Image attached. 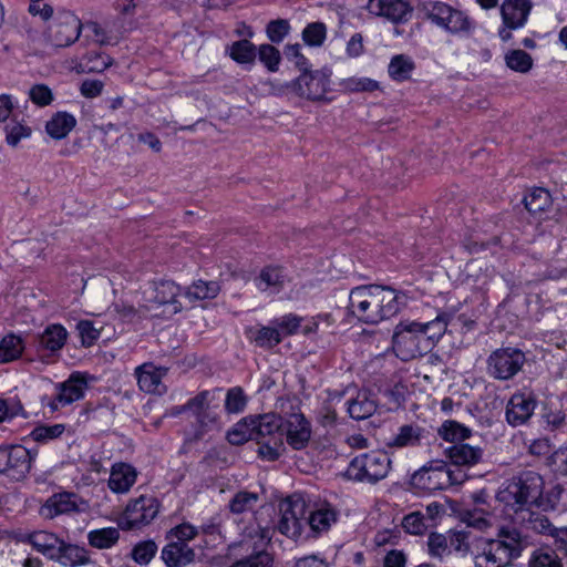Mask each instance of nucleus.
Wrapping results in <instances>:
<instances>
[{
    "label": "nucleus",
    "mask_w": 567,
    "mask_h": 567,
    "mask_svg": "<svg viewBox=\"0 0 567 567\" xmlns=\"http://www.w3.org/2000/svg\"><path fill=\"white\" fill-rule=\"evenodd\" d=\"M525 354L519 349L502 348L493 351L487 359L488 373L497 380H509L523 368Z\"/></svg>",
    "instance_id": "obj_9"
},
{
    "label": "nucleus",
    "mask_w": 567,
    "mask_h": 567,
    "mask_svg": "<svg viewBox=\"0 0 567 567\" xmlns=\"http://www.w3.org/2000/svg\"><path fill=\"white\" fill-rule=\"evenodd\" d=\"M415 64L413 60L404 54L394 55L388 66L390 78L395 81H405L410 79Z\"/></svg>",
    "instance_id": "obj_36"
},
{
    "label": "nucleus",
    "mask_w": 567,
    "mask_h": 567,
    "mask_svg": "<svg viewBox=\"0 0 567 567\" xmlns=\"http://www.w3.org/2000/svg\"><path fill=\"white\" fill-rule=\"evenodd\" d=\"M65 430L63 424L41 425L31 432V437L37 442H47L59 437Z\"/></svg>",
    "instance_id": "obj_60"
},
{
    "label": "nucleus",
    "mask_w": 567,
    "mask_h": 567,
    "mask_svg": "<svg viewBox=\"0 0 567 567\" xmlns=\"http://www.w3.org/2000/svg\"><path fill=\"white\" fill-rule=\"evenodd\" d=\"M392 347L402 361H410L431 350V341L422 333L421 322L401 321L394 329Z\"/></svg>",
    "instance_id": "obj_4"
},
{
    "label": "nucleus",
    "mask_w": 567,
    "mask_h": 567,
    "mask_svg": "<svg viewBox=\"0 0 567 567\" xmlns=\"http://www.w3.org/2000/svg\"><path fill=\"white\" fill-rule=\"evenodd\" d=\"M166 368H156L152 363H144L136 368L135 374L140 389L146 393L163 394L166 386L162 383L163 377L166 374Z\"/></svg>",
    "instance_id": "obj_19"
},
{
    "label": "nucleus",
    "mask_w": 567,
    "mask_h": 567,
    "mask_svg": "<svg viewBox=\"0 0 567 567\" xmlns=\"http://www.w3.org/2000/svg\"><path fill=\"white\" fill-rule=\"evenodd\" d=\"M24 349L22 339L14 334H8L0 341V363H7L18 359Z\"/></svg>",
    "instance_id": "obj_41"
},
{
    "label": "nucleus",
    "mask_w": 567,
    "mask_h": 567,
    "mask_svg": "<svg viewBox=\"0 0 567 567\" xmlns=\"http://www.w3.org/2000/svg\"><path fill=\"white\" fill-rule=\"evenodd\" d=\"M112 63L113 60L110 56L95 52L83 56L75 69L78 73H100L112 65Z\"/></svg>",
    "instance_id": "obj_37"
},
{
    "label": "nucleus",
    "mask_w": 567,
    "mask_h": 567,
    "mask_svg": "<svg viewBox=\"0 0 567 567\" xmlns=\"http://www.w3.org/2000/svg\"><path fill=\"white\" fill-rule=\"evenodd\" d=\"M229 55L237 63H251L256 58V47L248 40H239L229 47Z\"/></svg>",
    "instance_id": "obj_47"
},
{
    "label": "nucleus",
    "mask_w": 567,
    "mask_h": 567,
    "mask_svg": "<svg viewBox=\"0 0 567 567\" xmlns=\"http://www.w3.org/2000/svg\"><path fill=\"white\" fill-rule=\"evenodd\" d=\"M471 430L456 421H445L439 429V434L450 442L463 441L471 436Z\"/></svg>",
    "instance_id": "obj_50"
},
{
    "label": "nucleus",
    "mask_w": 567,
    "mask_h": 567,
    "mask_svg": "<svg viewBox=\"0 0 567 567\" xmlns=\"http://www.w3.org/2000/svg\"><path fill=\"white\" fill-rule=\"evenodd\" d=\"M519 522L527 524V527L536 533L549 536H553L557 529L545 515L534 513L530 509L520 514Z\"/></svg>",
    "instance_id": "obj_39"
},
{
    "label": "nucleus",
    "mask_w": 567,
    "mask_h": 567,
    "mask_svg": "<svg viewBox=\"0 0 567 567\" xmlns=\"http://www.w3.org/2000/svg\"><path fill=\"white\" fill-rule=\"evenodd\" d=\"M81 29L82 23L75 14L70 11H61L49 29V38L55 47L65 48L79 39Z\"/></svg>",
    "instance_id": "obj_13"
},
{
    "label": "nucleus",
    "mask_w": 567,
    "mask_h": 567,
    "mask_svg": "<svg viewBox=\"0 0 567 567\" xmlns=\"http://www.w3.org/2000/svg\"><path fill=\"white\" fill-rule=\"evenodd\" d=\"M377 410V404L368 392H359L357 398L349 402L348 412L352 419L365 420Z\"/></svg>",
    "instance_id": "obj_34"
},
{
    "label": "nucleus",
    "mask_w": 567,
    "mask_h": 567,
    "mask_svg": "<svg viewBox=\"0 0 567 567\" xmlns=\"http://www.w3.org/2000/svg\"><path fill=\"white\" fill-rule=\"evenodd\" d=\"M244 537L246 543L251 544L254 553H259L260 550H266V546L271 539V533L268 527L256 525L247 527Z\"/></svg>",
    "instance_id": "obj_42"
},
{
    "label": "nucleus",
    "mask_w": 567,
    "mask_h": 567,
    "mask_svg": "<svg viewBox=\"0 0 567 567\" xmlns=\"http://www.w3.org/2000/svg\"><path fill=\"white\" fill-rule=\"evenodd\" d=\"M544 492V480L534 471H524L499 487L496 499L517 515L539 505Z\"/></svg>",
    "instance_id": "obj_2"
},
{
    "label": "nucleus",
    "mask_w": 567,
    "mask_h": 567,
    "mask_svg": "<svg viewBox=\"0 0 567 567\" xmlns=\"http://www.w3.org/2000/svg\"><path fill=\"white\" fill-rule=\"evenodd\" d=\"M68 331L62 324H50L38 336V351H48L53 354L64 347Z\"/></svg>",
    "instance_id": "obj_25"
},
{
    "label": "nucleus",
    "mask_w": 567,
    "mask_h": 567,
    "mask_svg": "<svg viewBox=\"0 0 567 567\" xmlns=\"http://www.w3.org/2000/svg\"><path fill=\"white\" fill-rule=\"evenodd\" d=\"M156 551L157 545L154 540H143L133 547L131 557L138 565H147L154 558Z\"/></svg>",
    "instance_id": "obj_51"
},
{
    "label": "nucleus",
    "mask_w": 567,
    "mask_h": 567,
    "mask_svg": "<svg viewBox=\"0 0 567 567\" xmlns=\"http://www.w3.org/2000/svg\"><path fill=\"white\" fill-rule=\"evenodd\" d=\"M422 429L405 424L399 429V432L388 442L391 447H414L420 444L422 437Z\"/></svg>",
    "instance_id": "obj_33"
},
{
    "label": "nucleus",
    "mask_w": 567,
    "mask_h": 567,
    "mask_svg": "<svg viewBox=\"0 0 567 567\" xmlns=\"http://www.w3.org/2000/svg\"><path fill=\"white\" fill-rule=\"evenodd\" d=\"M29 99L40 107L48 106L53 101V93L45 84H35L29 90Z\"/></svg>",
    "instance_id": "obj_59"
},
{
    "label": "nucleus",
    "mask_w": 567,
    "mask_h": 567,
    "mask_svg": "<svg viewBox=\"0 0 567 567\" xmlns=\"http://www.w3.org/2000/svg\"><path fill=\"white\" fill-rule=\"evenodd\" d=\"M52 559H55L62 565L74 566L85 560L84 550L75 545L66 544L61 539L59 550Z\"/></svg>",
    "instance_id": "obj_44"
},
{
    "label": "nucleus",
    "mask_w": 567,
    "mask_h": 567,
    "mask_svg": "<svg viewBox=\"0 0 567 567\" xmlns=\"http://www.w3.org/2000/svg\"><path fill=\"white\" fill-rule=\"evenodd\" d=\"M197 534L198 530L195 526L188 523H183L172 528L167 533L166 538L167 540L182 542L188 544V542L194 539L197 536Z\"/></svg>",
    "instance_id": "obj_58"
},
{
    "label": "nucleus",
    "mask_w": 567,
    "mask_h": 567,
    "mask_svg": "<svg viewBox=\"0 0 567 567\" xmlns=\"http://www.w3.org/2000/svg\"><path fill=\"white\" fill-rule=\"evenodd\" d=\"M179 287L171 280L154 281L150 290L144 291L143 307L145 310L153 311L159 306L172 307V313H177L182 309L178 302Z\"/></svg>",
    "instance_id": "obj_11"
},
{
    "label": "nucleus",
    "mask_w": 567,
    "mask_h": 567,
    "mask_svg": "<svg viewBox=\"0 0 567 567\" xmlns=\"http://www.w3.org/2000/svg\"><path fill=\"white\" fill-rule=\"evenodd\" d=\"M272 557L266 550L252 553L251 555L241 558L234 563L230 567H271Z\"/></svg>",
    "instance_id": "obj_56"
},
{
    "label": "nucleus",
    "mask_w": 567,
    "mask_h": 567,
    "mask_svg": "<svg viewBox=\"0 0 567 567\" xmlns=\"http://www.w3.org/2000/svg\"><path fill=\"white\" fill-rule=\"evenodd\" d=\"M259 60L267 66L271 72L278 70V65L281 60V55L278 49L271 44H261L258 49Z\"/></svg>",
    "instance_id": "obj_57"
},
{
    "label": "nucleus",
    "mask_w": 567,
    "mask_h": 567,
    "mask_svg": "<svg viewBox=\"0 0 567 567\" xmlns=\"http://www.w3.org/2000/svg\"><path fill=\"white\" fill-rule=\"evenodd\" d=\"M162 559L166 567H184L195 559V551L188 544L168 540L162 549Z\"/></svg>",
    "instance_id": "obj_24"
},
{
    "label": "nucleus",
    "mask_w": 567,
    "mask_h": 567,
    "mask_svg": "<svg viewBox=\"0 0 567 567\" xmlns=\"http://www.w3.org/2000/svg\"><path fill=\"white\" fill-rule=\"evenodd\" d=\"M137 471L131 464L115 463L110 473L107 485L114 493H127L136 482Z\"/></svg>",
    "instance_id": "obj_22"
},
{
    "label": "nucleus",
    "mask_w": 567,
    "mask_h": 567,
    "mask_svg": "<svg viewBox=\"0 0 567 567\" xmlns=\"http://www.w3.org/2000/svg\"><path fill=\"white\" fill-rule=\"evenodd\" d=\"M497 538L514 559L533 545L530 537L515 526L499 528Z\"/></svg>",
    "instance_id": "obj_20"
},
{
    "label": "nucleus",
    "mask_w": 567,
    "mask_h": 567,
    "mask_svg": "<svg viewBox=\"0 0 567 567\" xmlns=\"http://www.w3.org/2000/svg\"><path fill=\"white\" fill-rule=\"evenodd\" d=\"M465 475L451 471L444 461H432L416 471L411 477V484L415 488L434 492L444 489L450 485L460 484Z\"/></svg>",
    "instance_id": "obj_6"
},
{
    "label": "nucleus",
    "mask_w": 567,
    "mask_h": 567,
    "mask_svg": "<svg viewBox=\"0 0 567 567\" xmlns=\"http://www.w3.org/2000/svg\"><path fill=\"white\" fill-rule=\"evenodd\" d=\"M444 22L439 27L452 34L470 33L473 29L471 19L462 11L450 7V12L444 14Z\"/></svg>",
    "instance_id": "obj_31"
},
{
    "label": "nucleus",
    "mask_w": 567,
    "mask_h": 567,
    "mask_svg": "<svg viewBox=\"0 0 567 567\" xmlns=\"http://www.w3.org/2000/svg\"><path fill=\"white\" fill-rule=\"evenodd\" d=\"M427 546L432 556L442 557L450 554L447 535L432 533L429 536Z\"/></svg>",
    "instance_id": "obj_62"
},
{
    "label": "nucleus",
    "mask_w": 567,
    "mask_h": 567,
    "mask_svg": "<svg viewBox=\"0 0 567 567\" xmlns=\"http://www.w3.org/2000/svg\"><path fill=\"white\" fill-rule=\"evenodd\" d=\"M280 519L278 530L291 538L297 539L302 535L306 527L308 506L300 494H293L279 504Z\"/></svg>",
    "instance_id": "obj_7"
},
{
    "label": "nucleus",
    "mask_w": 567,
    "mask_h": 567,
    "mask_svg": "<svg viewBox=\"0 0 567 567\" xmlns=\"http://www.w3.org/2000/svg\"><path fill=\"white\" fill-rule=\"evenodd\" d=\"M28 542L40 553L53 558L59 550L61 539L49 532L39 530L28 536Z\"/></svg>",
    "instance_id": "obj_32"
},
{
    "label": "nucleus",
    "mask_w": 567,
    "mask_h": 567,
    "mask_svg": "<svg viewBox=\"0 0 567 567\" xmlns=\"http://www.w3.org/2000/svg\"><path fill=\"white\" fill-rule=\"evenodd\" d=\"M450 319V313L440 312L434 320L421 322L422 333L427 338V341H431V348L446 332Z\"/></svg>",
    "instance_id": "obj_35"
},
{
    "label": "nucleus",
    "mask_w": 567,
    "mask_h": 567,
    "mask_svg": "<svg viewBox=\"0 0 567 567\" xmlns=\"http://www.w3.org/2000/svg\"><path fill=\"white\" fill-rule=\"evenodd\" d=\"M159 511V502L154 496L141 495L132 499L118 519L124 530L141 529L155 519Z\"/></svg>",
    "instance_id": "obj_8"
},
{
    "label": "nucleus",
    "mask_w": 567,
    "mask_h": 567,
    "mask_svg": "<svg viewBox=\"0 0 567 567\" xmlns=\"http://www.w3.org/2000/svg\"><path fill=\"white\" fill-rule=\"evenodd\" d=\"M254 440H262L282 429V417L276 414H264L250 421Z\"/></svg>",
    "instance_id": "obj_29"
},
{
    "label": "nucleus",
    "mask_w": 567,
    "mask_h": 567,
    "mask_svg": "<svg viewBox=\"0 0 567 567\" xmlns=\"http://www.w3.org/2000/svg\"><path fill=\"white\" fill-rule=\"evenodd\" d=\"M290 24L287 20L277 19L267 24V37L274 43H280L289 33Z\"/></svg>",
    "instance_id": "obj_61"
},
{
    "label": "nucleus",
    "mask_w": 567,
    "mask_h": 567,
    "mask_svg": "<svg viewBox=\"0 0 567 567\" xmlns=\"http://www.w3.org/2000/svg\"><path fill=\"white\" fill-rule=\"evenodd\" d=\"M220 287L216 281L198 280L188 287L186 297L190 301L214 299L219 293Z\"/></svg>",
    "instance_id": "obj_40"
},
{
    "label": "nucleus",
    "mask_w": 567,
    "mask_h": 567,
    "mask_svg": "<svg viewBox=\"0 0 567 567\" xmlns=\"http://www.w3.org/2000/svg\"><path fill=\"white\" fill-rule=\"evenodd\" d=\"M536 401L530 394L515 393L506 406V420L512 426L525 424L534 413Z\"/></svg>",
    "instance_id": "obj_17"
},
{
    "label": "nucleus",
    "mask_w": 567,
    "mask_h": 567,
    "mask_svg": "<svg viewBox=\"0 0 567 567\" xmlns=\"http://www.w3.org/2000/svg\"><path fill=\"white\" fill-rule=\"evenodd\" d=\"M7 143L16 147L22 138L31 135V128L19 122H11L4 126Z\"/></svg>",
    "instance_id": "obj_55"
},
{
    "label": "nucleus",
    "mask_w": 567,
    "mask_h": 567,
    "mask_svg": "<svg viewBox=\"0 0 567 567\" xmlns=\"http://www.w3.org/2000/svg\"><path fill=\"white\" fill-rule=\"evenodd\" d=\"M76 118L64 111L54 113L45 123V132L53 140H62L75 127Z\"/></svg>",
    "instance_id": "obj_27"
},
{
    "label": "nucleus",
    "mask_w": 567,
    "mask_h": 567,
    "mask_svg": "<svg viewBox=\"0 0 567 567\" xmlns=\"http://www.w3.org/2000/svg\"><path fill=\"white\" fill-rule=\"evenodd\" d=\"M528 567H563V564L554 549L542 547L533 551Z\"/></svg>",
    "instance_id": "obj_45"
},
{
    "label": "nucleus",
    "mask_w": 567,
    "mask_h": 567,
    "mask_svg": "<svg viewBox=\"0 0 567 567\" xmlns=\"http://www.w3.org/2000/svg\"><path fill=\"white\" fill-rule=\"evenodd\" d=\"M31 457L29 451L21 446L0 447V473L20 480L30 471Z\"/></svg>",
    "instance_id": "obj_14"
},
{
    "label": "nucleus",
    "mask_w": 567,
    "mask_h": 567,
    "mask_svg": "<svg viewBox=\"0 0 567 567\" xmlns=\"http://www.w3.org/2000/svg\"><path fill=\"white\" fill-rule=\"evenodd\" d=\"M259 499L258 494L239 491L229 501L228 508L233 514H243L251 511Z\"/></svg>",
    "instance_id": "obj_46"
},
{
    "label": "nucleus",
    "mask_w": 567,
    "mask_h": 567,
    "mask_svg": "<svg viewBox=\"0 0 567 567\" xmlns=\"http://www.w3.org/2000/svg\"><path fill=\"white\" fill-rule=\"evenodd\" d=\"M329 76L330 74L326 71L305 69L296 80L286 84V89L299 97L319 101L329 90Z\"/></svg>",
    "instance_id": "obj_10"
},
{
    "label": "nucleus",
    "mask_w": 567,
    "mask_h": 567,
    "mask_svg": "<svg viewBox=\"0 0 567 567\" xmlns=\"http://www.w3.org/2000/svg\"><path fill=\"white\" fill-rule=\"evenodd\" d=\"M506 65L519 73H527L533 66L532 56L524 50H512L505 55Z\"/></svg>",
    "instance_id": "obj_48"
},
{
    "label": "nucleus",
    "mask_w": 567,
    "mask_h": 567,
    "mask_svg": "<svg viewBox=\"0 0 567 567\" xmlns=\"http://www.w3.org/2000/svg\"><path fill=\"white\" fill-rule=\"evenodd\" d=\"M301 319L296 315H286L281 318L275 319L271 321L279 331L281 332V338L293 334L298 328L300 327Z\"/></svg>",
    "instance_id": "obj_64"
},
{
    "label": "nucleus",
    "mask_w": 567,
    "mask_h": 567,
    "mask_svg": "<svg viewBox=\"0 0 567 567\" xmlns=\"http://www.w3.org/2000/svg\"><path fill=\"white\" fill-rule=\"evenodd\" d=\"M404 295L390 287L365 285L353 288L349 293L348 311L367 324L394 317L401 309Z\"/></svg>",
    "instance_id": "obj_1"
},
{
    "label": "nucleus",
    "mask_w": 567,
    "mask_h": 567,
    "mask_svg": "<svg viewBox=\"0 0 567 567\" xmlns=\"http://www.w3.org/2000/svg\"><path fill=\"white\" fill-rule=\"evenodd\" d=\"M445 455L454 465L473 466L482 461L484 451L467 443H455L445 450Z\"/></svg>",
    "instance_id": "obj_23"
},
{
    "label": "nucleus",
    "mask_w": 567,
    "mask_h": 567,
    "mask_svg": "<svg viewBox=\"0 0 567 567\" xmlns=\"http://www.w3.org/2000/svg\"><path fill=\"white\" fill-rule=\"evenodd\" d=\"M450 7L441 1H424L419 4V10L424 13L426 19L439 27L440 23L444 22L443 17L450 12Z\"/></svg>",
    "instance_id": "obj_49"
},
{
    "label": "nucleus",
    "mask_w": 567,
    "mask_h": 567,
    "mask_svg": "<svg viewBox=\"0 0 567 567\" xmlns=\"http://www.w3.org/2000/svg\"><path fill=\"white\" fill-rule=\"evenodd\" d=\"M286 281V275L280 267L268 266L261 269L255 284L260 291L279 292Z\"/></svg>",
    "instance_id": "obj_28"
},
{
    "label": "nucleus",
    "mask_w": 567,
    "mask_h": 567,
    "mask_svg": "<svg viewBox=\"0 0 567 567\" xmlns=\"http://www.w3.org/2000/svg\"><path fill=\"white\" fill-rule=\"evenodd\" d=\"M73 495L68 493L55 494L50 497L41 508L42 516L53 518L60 514L69 513L75 509Z\"/></svg>",
    "instance_id": "obj_30"
},
{
    "label": "nucleus",
    "mask_w": 567,
    "mask_h": 567,
    "mask_svg": "<svg viewBox=\"0 0 567 567\" xmlns=\"http://www.w3.org/2000/svg\"><path fill=\"white\" fill-rule=\"evenodd\" d=\"M247 403V398L244 391L239 386H235L228 390L225 400V409L229 413L241 412Z\"/></svg>",
    "instance_id": "obj_54"
},
{
    "label": "nucleus",
    "mask_w": 567,
    "mask_h": 567,
    "mask_svg": "<svg viewBox=\"0 0 567 567\" xmlns=\"http://www.w3.org/2000/svg\"><path fill=\"white\" fill-rule=\"evenodd\" d=\"M530 10L532 2L529 0H504L501 6L503 28L498 31V35L504 42L512 38L511 30L524 27Z\"/></svg>",
    "instance_id": "obj_12"
},
{
    "label": "nucleus",
    "mask_w": 567,
    "mask_h": 567,
    "mask_svg": "<svg viewBox=\"0 0 567 567\" xmlns=\"http://www.w3.org/2000/svg\"><path fill=\"white\" fill-rule=\"evenodd\" d=\"M216 393L217 391L204 390L188 400L190 414L195 419L193 422V439L196 441L220 429L219 415L216 412L219 400L216 398Z\"/></svg>",
    "instance_id": "obj_3"
},
{
    "label": "nucleus",
    "mask_w": 567,
    "mask_h": 567,
    "mask_svg": "<svg viewBox=\"0 0 567 567\" xmlns=\"http://www.w3.org/2000/svg\"><path fill=\"white\" fill-rule=\"evenodd\" d=\"M281 431L293 450L305 449L311 439V424L300 411L288 413L282 419Z\"/></svg>",
    "instance_id": "obj_15"
},
{
    "label": "nucleus",
    "mask_w": 567,
    "mask_h": 567,
    "mask_svg": "<svg viewBox=\"0 0 567 567\" xmlns=\"http://www.w3.org/2000/svg\"><path fill=\"white\" fill-rule=\"evenodd\" d=\"M281 332L279 329L271 323L269 327H262L259 329L255 341L259 347L272 348L281 342Z\"/></svg>",
    "instance_id": "obj_53"
},
{
    "label": "nucleus",
    "mask_w": 567,
    "mask_h": 567,
    "mask_svg": "<svg viewBox=\"0 0 567 567\" xmlns=\"http://www.w3.org/2000/svg\"><path fill=\"white\" fill-rule=\"evenodd\" d=\"M470 533L466 530H451L447 534L450 554L452 551L466 553L470 549Z\"/></svg>",
    "instance_id": "obj_63"
},
{
    "label": "nucleus",
    "mask_w": 567,
    "mask_h": 567,
    "mask_svg": "<svg viewBox=\"0 0 567 567\" xmlns=\"http://www.w3.org/2000/svg\"><path fill=\"white\" fill-rule=\"evenodd\" d=\"M367 9L370 13L393 23H405L413 13V7L409 0H369Z\"/></svg>",
    "instance_id": "obj_16"
},
{
    "label": "nucleus",
    "mask_w": 567,
    "mask_h": 567,
    "mask_svg": "<svg viewBox=\"0 0 567 567\" xmlns=\"http://www.w3.org/2000/svg\"><path fill=\"white\" fill-rule=\"evenodd\" d=\"M86 382L78 374H72L70 379L59 386V393L50 403L52 410H58L60 405H68L83 396Z\"/></svg>",
    "instance_id": "obj_21"
},
{
    "label": "nucleus",
    "mask_w": 567,
    "mask_h": 567,
    "mask_svg": "<svg viewBox=\"0 0 567 567\" xmlns=\"http://www.w3.org/2000/svg\"><path fill=\"white\" fill-rule=\"evenodd\" d=\"M391 460L383 452H370L354 457L346 475L349 480L374 484L383 480L390 470Z\"/></svg>",
    "instance_id": "obj_5"
},
{
    "label": "nucleus",
    "mask_w": 567,
    "mask_h": 567,
    "mask_svg": "<svg viewBox=\"0 0 567 567\" xmlns=\"http://www.w3.org/2000/svg\"><path fill=\"white\" fill-rule=\"evenodd\" d=\"M526 209L532 214L546 210L550 204V194L544 188H535L523 199Z\"/></svg>",
    "instance_id": "obj_43"
},
{
    "label": "nucleus",
    "mask_w": 567,
    "mask_h": 567,
    "mask_svg": "<svg viewBox=\"0 0 567 567\" xmlns=\"http://www.w3.org/2000/svg\"><path fill=\"white\" fill-rule=\"evenodd\" d=\"M337 520V513L327 507L309 511L307 513L306 526H308L307 537H316L327 532Z\"/></svg>",
    "instance_id": "obj_26"
},
{
    "label": "nucleus",
    "mask_w": 567,
    "mask_h": 567,
    "mask_svg": "<svg viewBox=\"0 0 567 567\" xmlns=\"http://www.w3.org/2000/svg\"><path fill=\"white\" fill-rule=\"evenodd\" d=\"M326 37L327 28L322 22L309 23L302 31V39L310 47H320Z\"/></svg>",
    "instance_id": "obj_52"
},
{
    "label": "nucleus",
    "mask_w": 567,
    "mask_h": 567,
    "mask_svg": "<svg viewBox=\"0 0 567 567\" xmlns=\"http://www.w3.org/2000/svg\"><path fill=\"white\" fill-rule=\"evenodd\" d=\"M120 538V533L114 527L91 530L87 534L89 544L97 549H106L114 546Z\"/></svg>",
    "instance_id": "obj_38"
},
{
    "label": "nucleus",
    "mask_w": 567,
    "mask_h": 567,
    "mask_svg": "<svg viewBox=\"0 0 567 567\" xmlns=\"http://www.w3.org/2000/svg\"><path fill=\"white\" fill-rule=\"evenodd\" d=\"M514 558L506 550L501 540L488 539L481 554L475 557L476 567H507Z\"/></svg>",
    "instance_id": "obj_18"
}]
</instances>
